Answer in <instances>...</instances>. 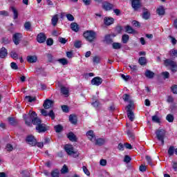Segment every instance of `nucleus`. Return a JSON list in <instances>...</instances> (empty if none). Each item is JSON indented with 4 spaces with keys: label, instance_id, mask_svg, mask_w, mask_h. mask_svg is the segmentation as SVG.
Masks as SVG:
<instances>
[{
    "label": "nucleus",
    "instance_id": "1",
    "mask_svg": "<svg viewBox=\"0 0 177 177\" xmlns=\"http://www.w3.org/2000/svg\"><path fill=\"white\" fill-rule=\"evenodd\" d=\"M83 36L86 41L92 43L93 41H95V39H96V32L93 30H86L84 32Z\"/></svg>",
    "mask_w": 177,
    "mask_h": 177
},
{
    "label": "nucleus",
    "instance_id": "2",
    "mask_svg": "<svg viewBox=\"0 0 177 177\" xmlns=\"http://www.w3.org/2000/svg\"><path fill=\"white\" fill-rule=\"evenodd\" d=\"M165 66L166 67H171V71L172 73H176L177 71V64L175 61L171 59H166L164 61Z\"/></svg>",
    "mask_w": 177,
    "mask_h": 177
},
{
    "label": "nucleus",
    "instance_id": "3",
    "mask_svg": "<svg viewBox=\"0 0 177 177\" xmlns=\"http://www.w3.org/2000/svg\"><path fill=\"white\" fill-rule=\"evenodd\" d=\"M156 138L158 140L161 142L162 145L164 146L165 141L164 138H165V130L164 129H158L156 132Z\"/></svg>",
    "mask_w": 177,
    "mask_h": 177
},
{
    "label": "nucleus",
    "instance_id": "4",
    "mask_svg": "<svg viewBox=\"0 0 177 177\" xmlns=\"http://www.w3.org/2000/svg\"><path fill=\"white\" fill-rule=\"evenodd\" d=\"M35 115V111H30L28 115H26L24 118L25 124L28 125V127H31L32 123V120L34 119V117Z\"/></svg>",
    "mask_w": 177,
    "mask_h": 177
},
{
    "label": "nucleus",
    "instance_id": "5",
    "mask_svg": "<svg viewBox=\"0 0 177 177\" xmlns=\"http://www.w3.org/2000/svg\"><path fill=\"white\" fill-rule=\"evenodd\" d=\"M132 106H133V103H131L127 106V112L129 120L133 122L135 120V113H133V111H132Z\"/></svg>",
    "mask_w": 177,
    "mask_h": 177
},
{
    "label": "nucleus",
    "instance_id": "6",
    "mask_svg": "<svg viewBox=\"0 0 177 177\" xmlns=\"http://www.w3.org/2000/svg\"><path fill=\"white\" fill-rule=\"evenodd\" d=\"M64 149L67 153L68 156H73V154H75V157H78V152L74 151V147H73V145H66L64 147Z\"/></svg>",
    "mask_w": 177,
    "mask_h": 177
},
{
    "label": "nucleus",
    "instance_id": "7",
    "mask_svg": "<svg viewBox=\"0 0 177 177\" xmlns=\"http://www.w3.org/2000/svg\"><path fill=\"white\" fill-rule=\"evenodd\" d=\"M35 129L38 133H45L46 131L49 130V127L44 123H40L38 126H36Z\"/></svg>",
    "mask_w": 177,
    "mask_h": 177
},
{
    "label": "nucleus",
    "instance_id": "8",
    "mask_svg": "<svg viewBox=\"0 0 177 177\" xmlns=\"http://www.w3.org/2000/svg\"><path fill=\"white\" fill-rule=\"evenodd\" d=\"M36 41L38 44H45L46 42V35L44 32H39L36 37Z\"/></svg>",
    "mask_w": 177,
    "mask_h": 177
},
{
    "label": "nucleus",
    "instance_id": "9",
    "mask_svg": "<svg viewBox=\"0 0 177 177\" xmlns=\"http://www.w3.org/2000/svg\"><path fill=\"white\" fill-rule=\"evenodd\" d=\"M41 113L44 115V117H48H48H50L51 120H55V118H56V115H55V112H53V110H50L49 113H48V111L43 109L41 110Z\"/></svg>",
    "mask_w": 177,
    "mask_h": 177
},
{
    "label": "nucleus",
    "instance_id": "10",
    "mask_svg": "<svg viewBox=\"0 0 177 177\" xmlns=\"http://www.w3.org/2000/svg\"><path fill=\"white\" fill-rule=\"evenodd\" d=\"M102 7L104 10L109 12V10H113V9H114V4L111 3L109 1H104Z\"/></svg>",
    "mask_w": 177,
    "mask_h": 177
},
{
    "label": "nucleus",
    "instance_id": "11",
    "mask_svg": "<svg viewBox=\"0 0 177 177\" xmlns=\"http://www.w3.org/2000/svg\"><path fill=\"white\" fill-rule=\"evenodd\" d=\"M23 38V35L21 33L17 32L12 35V41L15 45H19L20 44V41Z\"/></svg>",
    "mask_w": 177,
    "mask_h": 177
},
{
    "label": "nucleus",
    "instance_id": "12",
    "mask_svg": "<svg viewBox=\"0 0 177 177\" xmlns=\"http://www.w3.org/2000/svg\"><path fill=\"white\" fill-rule=\"evenodd\" d=\"M26 142L30 146H37V139L33 136H28L26 138Z\"/></svg>",
    "mask_w": 177,
    "mask_h": 177
},
{
    "label": "nucleus",
    "instance_id": "13",
    "mask_svg": "<svg viewBox=\"0 0 177 177\" xmlns=\"http://www.w3.org/2000/svg\"><path fill=\"white\" fill-rule=\"evenodd\" d=\"M142 6L140 3V0H131V7L133 10H139Z\"/></svg>",
    "mask_w": 177,
    "mask_h": 177
},
{
    "label": "nucleus",
    "instance_id": "14",
    "mask_svg": "<svg viewBox=\"0 0 177 177\" xmlns=\"http://www.w3.org/2000/svg\"><path fill=\"white\" fill-rule=\"evenodd\" d=\"M10 10L12 12L13 20H17L19 19V10L15 6H10Z\"/></svg>",
    "mask_w": 177,
    "mask_h": 177
},
{
    "label": "nucleus",
    "instance_id": "15",
    "mask_svg": "<svg viewBox=\"0 0 177 177\" xmlns=\"http://www.w3.org/2000/svg\"><path fill=\"white\" fill-rule=\"evenodd\" d=\"M53 103H55L53 100L46 99L43 104V107L45 109V110H48L50 109V107L53 106Z\"/></svg>",
    "mask_w": 177,
    "mask_h": 177
},
{
    "label": "nucleus",
    "instance_id": "16",
    "mask_svg": "<svg viewBox=\"0 0 177 177\" xmlns=\"http://www.w3.org/2000/svg\"><path fill=\"white\" fill-rule=\"evenodd\" d=\"M102 82L103 80L100 77H95L91 80L92 85H95V86L102 85Z\"/></svg>",
    "mask_w": 177,
    "mask_h": 177
},
{
    "label": "nucleus",
    "instance_id": "17",
    "mask_svg": "<svg viewBox=\"0 0 177 177\" xmlns=\"http://www.w3.org/2000/svg\"><path fill=\"white\" fill-rule=\"evenodd\" d=\"M66 136L71 142H78V138H77V136H75V134H74L73 131L68 133L66 134Z\"/></svg>",
    "mask_w": 177,
    "mask_h": 177
},
{
    "label": "nucleus",
    "instance_id": "18",
    "mask_svg": "<svg viewBox=\"0 0 177 177\" xmlns=\"http://www.w3.org/2000/svg\"><path fill=\"white\" fill-rule=\"evenodd\" d=\"M114 24V18L105 17L104 18V24L105 26H111V24Z\"/></svg>",
    "mask_w": 177,
    "mask_h": 177
},
{
    "label": "nucleus",
    "instance_id": "19",
    "mask_svg": "<svg viewBox=\"0 0 177 177\" xmlns=\"http://www.w3.org/2000/svg\"><path fill=\"white\" fill-rule=\"evenodd\" d=\"M41 123H42V120H41V119H39V118H38L37 113H35V115L33 117V119L32 121V124H33V125H36V127H38Z\"/></svg>",
    "mask_w": 177,
    "mask_h": 177
},
{
    "label": "nucleus",
    "instance_id": "20",
    "mask_svg": "<svg viewBox=\"0 0 177 177\" xmlns=\"http://www.w3.org/2000/svg\"><path fill=\"white\" fill-rule=\"evenodd\" d=\"M69 121L71 124H73V125H77L78 122V119L77 118L76 115L71 114L69 115Z\"/></svg>",
    "mask_w": 177,
    "mask_h": 177
},
{
    "label": "nucleus",
    "instance_id": "21",
    "mask_svg": "<svg viewBox=\"0 0 177 177\" xmlns=\"http://www.w3.org/2000/svg\"><path fill=\"white\" fill-rule=\"evenodd\" d=\"M26 60L28 63H37L38 57L36 55H28Z\"/></svg>",
    "mask_w": 177,
    "mask_h": 177
},
{
    "label": "nucleus",
    "instance_id": "22",
    "mask_svg": "<svg viewBox=\"0 0 177 177\" xmlns=\"http://www.w3.org/2000/svg\"><path fill=\"white\" fill-rule=\"evenodd\" d=\"M8 56V49L5 47H2L0 49V58L5 59Z\"/></svg>",
    "mask_w": 177,
    "mask_h": 177
},
{
    "label": "nucleus",
    "instance_id": "23",
    "mask_svg": "<svg viewBox=\"0 0 177 177\" xmlns=\"http://www.w3.org/2000/svg\"><path fill=\"white\" fill-rule=\"evenodd\" d=\"M145 75L147 78H149V80H152V78H154V75H156V73L154 72L147 69L145 73Z\"/></svg>",
    "mask_w": 177,
    "mask_h": 177
},
{
    "label": "nucleus",
    "instance_id": "24",
    "mask_svg": "<svg viewBox=\"0 0 177 177\" xmlns=\"http://www.w3.org/2000/svg\"><path fill=\"white\" fill-rule=\"evenodd\" d=\"M59 21V15L56 14L53 16L51 19V24L53 27H56L57 26V22Z\"/></svg>",
    "mask_w": 177,
    "mask_h": 177
},
{
    "label": "nucleus",
    "instance_id": "25",
    "mask_svg": "<svg viewBox=\"0 0 177 177\" xmlns=\"http://www.w3.org/2000/svg\"><path fill=\"white\" fill-rule=\"evenodd\" d=\"M104 42H105L107 45H111V44H113L111 35H106L104 36Z\"/></svg>",
    "mask_w": 177,
    "mask_h": 177
},
{
    "label": "nucleus",
    "instance_id": "26",
    "mask_svg": "<svg viewBox=\"0 0 177 177\" xmlns=\"http://www.w3.org/2000/svg\"><path fill=\"white\" fill-rule=\"evenodd\" d=\"M125 32H127L128 34H136V30L133 29L131 26L127 25L124 26Z\"/></svg>",
    "mask_w": 177,
    "mask_h": 177
},
{
    "label": "nucleus",
    "instance_id": "27",
    "mask_svg": "<svg viewBox=\"0 0 177 177\" xmlns=\"http://www.w3.org/2000/svg\"><path fill=\"white\" fill-rule=\"evenodd\" d=\"M86 136L88 137V138L91 140V142L93 140H95V139H96V137L95 136V133H93V130H90L86 132Z\"/></svg>",
    "mask_w": 177,
    "mask_h": 177
},
{
    "label": "nucleus",
    "instance_id": "28",
    "mask_svg": "<svg viewBox=\"0 0 177 177\" xmlns=\"http://www.w3.org/2000/svg\"><path fill=\"white\" fill-rule=\"evenodd\" d=\"M71 28L73 31H75V32H78L80 31V26L76 22H73L71 24Z\"/></svg>",
    "mask_w": 177,
    "mask_h": 177
},
{
    "label": "nucleus",
    "instance_id": "29",
    "mask_svg": "<svg viewBox=\"0 0 177 177\" xmlns=\"http://www.w3.org/2000/svg\"><path fill=\"white\" fill-rule=\"evenodd\" d=\"M60 91L62 95H64L66 97L68 96L69 90L66 86H62Z\"/></svg>",
    "mask_w": 177,
    "mask_h": 177
},
{
    "label": "nucleus",
    "instance_id": "30",
    "mask_svg": "<svg viewBox=\"0 0 177 177\" xmlns=\"http://www.w3.org/2000/svg\"><path fill=\"white\" fill-rule=\"evenodd\" d=\"M138 63L140 66H146L147 64V59L145 57H140L138 59Z\"/></svg>",
    "mask_w": 177,
    "mask_h": 177
},
{
    "label": "nucleus",
    "instance_id": "31",
    "mask_svg": "<svg viewBox=\"0 0 177 177\" xmlns=\"http://www.w3.org/2000/svg\"><path fill=\"white\" fill-rule=\"evenodd\" d=\"M24 28L26 31H32V28L31 26V22L26 21L24 24Z\"/></svg>",
    "mask_w": 177,
    "mask_h": 177
},
{
    "label": "nucleus",
    "instance_id": "32",
    "mask_svg": "<svg viewBox=\"0 0 177 177\" xmlns=\"http://www.w3.org/2000/svg\"><path fill=\"white\" fill-rule=\"evenodd\" d=\"M128 41H129V35L124 34L122 36V44H128Z\"/></svg>",
    "mask_w": 177,
    "mask_h": 177
},
{
    "label": "nucleus",
    "instance_id": "33",
    "mask_svg": "<svg viewBox=\"0 0 177 177\" xmlns=\"http://www.w3.org/2000/svg\"><path fill=\"white\" fill-rule=\"evenodd\" d=\"M10 56L14 60H17L19 59V54H17V53H16L15 51H11L10 53Z\"/></svg>",
    "mask_w": 177,
    "mask_h": 177
},
{
    "label": "nucleus",
    "instance_id": "34",
    "mask_svg": "<svg viewBox=\"0 0 177 177\" xmlns=\"http://www.w3.org/2000/svg\"><path fill=\"white\" fill-rule=\"evenodd\" d=\"M106 141L103 138H98L95 140V145H97V146H103Z\"/></svg>",
    "mask_w": 177,
    "mask_h": 177
},
{
    "label": "nucleus",
    "instance_id": "35",
    "mask_svg": "<svg viewBox=\"0 0 177 177\" xmlns=\"http://www.w3.org/2000/svg\"><path fill=\"white\" fill-rule=\"evenodd\" d=\"M54 128L57 133H60V132L63 131V126H62V124L55 125Z\"/></svg>",
    "mask_w": 177,
    "mask_h": 177
},
{
    "label": "nucleus",
    "instance_id": "36",
    "mask_svg": "<svg viewBox=\"0 0 177 177\" xmlns=\"http://www.w3.org/2000/svg\"><path fill=\"white\" fill-rule=\"evenodd\" d=\"M25 100H27L29 103H32V102H35V100H37V97H31L30 95H26L25 97Z\"/></svg>",
    "mask_w": 177,
    "mask_h": 177
},
{
    "label": "nucleus",
    "instance_id": "37",
    "mask_svg": "<svg viewBox=\"0 0 177 177\" xmlns=\"http://www.w3.org/2000/svg\"><path fill=\"white\" fill-rule=\"evenodd\" d=\"M127 136L131 139V140H135V134L131 130H127Z\"/></svg>",
    "mask_w": 177,
    "mask_h": 177
},
{
    "label": "nucleus",
    "instance_id": "38",
    "mask_svg": "<svg viewBox=\"0 0 177 177\" xmlns=\"http://www.w3.org/2000/svg\"><path fill=\"white\" fill-rule=\"evenodd\" d=\"M51 176L52 177H59L60 176V171L58 169H55L51 171Z\"/></svg>",
    "mask_w": 177,
    "mask_h": 177
},
{
    "label": "nucleus",
    "instance_id": "39",
    "mask_svg": "<svg viewBox=\"0 0 177 177\" xmlns=\"http://www.w3.org/2000/svg\"><path fill=\"white\" fill-rule=\"evenodd\" d=\"M8 120L10 122V125H17V121H16V119L15 118H8Z\"/></svg>",
    "mask_w": 177,
    "mask_h": 177
},
{
    "label": "nucleus",
    "instance_id": "40",
    "mask_svg": "<svg viewBox=\"0 0 177 177\" xmlns=\"http://www.w3.org/2000/svg\"><path fill=\"white\" fill-rule=\"evenodd\" d=\"M93 63L94 64H99L100 63V57L95 55L93 57Z\"/></svg>",
    "mask_w": 177,
    "mask_h": 177
},
{
    "label": "nucleus",
    "instance_id": "41",
    "mask_svg": "<svg viewBox=\"0 0 177 177\" xmlns=\"http://www.w3.org/2000/svg\"><path fill=\"white\" fill-rule=\"evenodd\" d=\"M166 120L167 121H168V122H174V120H175V118L174 117V115L168 114L166 116Z\"/></svg>",
    "mask_w": 177,
    "mask_h": 177
},
{
    "label": "nucleus",
    "instance_id": "42",
    "mask_svg": "<svg viewBox=\"0 0 177 177\" xmlns=\"http://www.w3.org/2000/svg\"><path fill=\"white\" fill-rule=\"evenodd\" d=\"M156 12H157L158 15H159V16H162V15H165V10L164 9V8H158L156 10Z\"/></svg>",
    "mask_w": 177,
    "mask_h": 177
},
{
    "label": "nucleus",
    "instance_id": "43",
    "mask_svg": "<svg viewBox=\"0 0 177 177\" xmlns=\"http://www.w3.org/2000/svg\"><path fill=\"white\" fill-rule=\"evenodd\" d=\"M142 18L145 19V20H149L150 19V12L149 11H145L142 13Z\"/></svg>",
    "mask_w": 177,
    "mask_h": 177
},
{
    "label": "nucleus",
    "instance_id": "44",
    "mask_svg": "<svg viewBox=\"0 0 177 177\" xmlns=\"http://www.w3.org/2000/svg\"><path fill=\"white\" fill-rule=\"evenodd\" d=\"M74 46L77 48V49H80V48H81V46H82V41H80V40H76L74 43Z\"/></svg>",
    "mask_w": 177,
    "mask_h": 177
},
{
    "label": "nucleus",
    "instance_id": "45",
    "mask_svg": "<svg viewBox=\"0 0 177 177\" xmlns=\"http://www.w3.org/2000/svg\"><path fill=\"white\" fill-rule=\"evenodd\" d=\"M152 121L153 122H156V124H160V122H161L160 118H158L157 115H154L152 116Z\"/></svg>",
    "mask_w": 177,
    "mask_h": 177
},
{
    "label": "nucleus",
    "instance_id": "46",
    "mask_svg": "<svg viewBox=\"0 0 177 177\" xmlns=\"http://www.w3.org/2000/svg\"><path fill=\"white\" fill-rule=\"evenodd\" d=\"M1 44H4L5 45H8L10 44V40H9V38L4 37L1 38Z\"/></svg>",
    "mask_w": 177,
    "mask_h": 177
},
{
    "label": "nucleus",
    "instance_id": "47",
    "mask_svg": "<svg viewBox=\"0 0 177 177\" xmlns=\"http://www.w3.org/2000/svg\"><path fill=\"white\" fill-rule=\"evenodd\" d=\"M174 153H175V147L174 146L169 147L168 149L169 156H174Z\"/></svg>",
    "mask_w": 177,
    "mask_h": 177
},
{
    "label": "nucleus",
    "instance_id": "48",
    "mask_svg": "<svg viewBox=\"0 0 177 177\" xmlns=\"http://www.w3.org/2000/svg\"><path fill=\"white\" fill-rule=\"evenodd\" d=\"M58 62H59V63L62 64V66H66L68 64V61L65 58H61L58 59Z\"/></svg>",
    "mask_w": 177,
    "mask_h": 177
},
{
    "label": "nucleus",
    "instance_id": "49",
    "mask_svg": "<svg viewBox=\"0 0 177 177\" xmlns=\"http://www.w3.org/2000/svg\"><path fill=\"white\" fill-rule=\"evenodd\" d=\"M112 46L113 49H121V47H122L121 44L118 42L113 43Z\"/></svg>",
    "mask_w": 177,
    "mask_h": 177
},
{
    "label": "nucleus",
    "instance_id": "50",
    "mask_svg": "<svg viewBox=\"0 0 177 177\" xmlns=\"http://www.w3.org/2000/svg\"><path fill=\"white\" fill-rule=\"evenodd\" d=\"M123 30H124V27H122V26L119 25L115 27V31L116 32H118V34H121Z\"/></svg>",
    "mask_w": 177,
    "mask_h": 177
},
{
    "label": "nucleus",
    "instance_id": "51",
    "mask_svg": "<svg viewBox=\"0 0 177 177\" xmlns=\"http://www.w3.org/2000/svg\"><path fill=\"white\" fill-rule=\"evenodd\" d=\"M46 45L47 46H52V45H53V39L52 38H48L47 39H46Z\"/></svg>",
    "mask_w": 177,
    "mask_h": 177
},
{
    "label": "nucleus",
    "instance_id": "52",
    "mask_svg": "<svg viewBox=\"0 0 177 177\" xmlns=\"http://www.w3.org/2000/svg\"><path fill=\"white\" fill-rule=\"evenodd\" d=\"M145 158L147 160V164H149V165H150L151 167H153V160H151V157L147 156Z\"/></svg>",
    "mask_w": 177,
    "mask_h": 177
},
{
    "label": "nucleus",
    "instance_id": "53",
    "mask_svg": "<svg viewBox=\"0 0 177 177\" xmlns=\"http://www.w3.org/2000/svg\"><path fill=\"white\" fill-rule=\"evenodd\" d=\"M58 41H59V42H60V44H62L63 45H64V44H67L68 39L64 37H59L58 39Z\"/></svg>",
    "mask_w": 177,
    "mask_h": 177
},
{
    "label": "nucleus",
    "instance_id": "54",
    "mask_svg": "<svg viewBox=\"0 0 177 177\" xmlns=\"http://www.w3.org/2000/svg\"><path fill=\"white\" fill-rule=\"evenodd\" d=\"M68 172V167L67 165H64L61 169V174H67Z\"/></svg>",
    "mask_w": 177,
    "mask_h": 177
},
{
    "label": "nucleus",
    "instance_id": "55",
    "mask_svg": "<svg viewBox=\"0 0 177 177\" xmlns=\"http://www.w3.org/2000/svg\"><path fill=\"white\" fill-rule=\"evenodd\" d=\"M131 160H132V158H131V156L126 155L124 158V162H127V164H129V162H131Z\"/></svg>",
    "mask_w": 177,
    "mask_h": 177
},
{
    "label": "nucleus",
    "instance_id": "56",
    "mask_svg": "<svg viewBox=\"0 0 177 177\" xmlns=\"http://www.w3.org/2000/svg\"><path fill=\"white\" fill-rule=\"evenodd\" d=\"M171 89L172 93H174V95H177V84L172 85Z\"/></svg>",
    "mask_w": 177,
    "mask_h": 177
},
{
    "label": "nucleus",
    "instance_id": "57",
    "mask_svg": "<svg viewBox=\"0 0 177 177\" xmlns=\"http://www.w3.org/2000/svg\"><path fill=\"white\" fill-rule=\"evenodd\" d=\"M10 67L12 70H19V66H17V64H16V62H11Z\"/></svg>",
    "mask_w": 177,
    "mask_h": 177
},
{
    "label": "nucleus",
    "instance_id": "58",
    "mask_svg": "<svg viewBox=\"0 0 177 177\" xmlns=\"http://www.w3.org/2000/svg\"><path fill=\"white\" fill-rule=\"evenodd\" d=\"M62 109L64 113H68L70 111V109H68V106L67 105H62Z\"/></svg>",
    "mask_w": 177,
    "mask_h": 177
},
{
    "label": "nucleus",
    "instance_id": "59",
    "mask_svg": "<svg viewBox=\"0 0 177 177\" xmlns=\"http://www.w3.org/2000/svg\"><path fill=\"white\" fill-rule=\"evenodd\" d=\"M162 75L165 80H168V78H169V73L168 71L162 72Z\"/></svg>",
    "mask_w": 177,
    "mask_h": 177
},
{
    "label": "nucleus",
    "instance_id": "60",
    "mask_svg": "<svg viewBox=\"0 0 177 177\" xmlns=\"http://www.w3.org/2000/svg\"><path fill=\"white\" fill-rule=\"evenodd\" d=\"M66 19L68 21H74V16L71 14H66Z\"/></svg>",
    "mask_w": 177,
    "mask_h": 177
},
{
    "label": "nucleus",
    "instance_id": "61",
    "mask_svg": "<svg viewBox=\"0 0 177 177\" xmlns=\"http://www.w3.org/2000/svg\"><path fill=\"white\" fill-rule=\"evenodd\" d=\"M131 24L132 26H133L134 27H138L140 28V23L136 20H133L132 22H131Z\"/></svg>",
    "mask_w": 177,
    "mask_h": 177
},
{
    "label": "nucleus",
    "instance_id": "62",
    "mask_svg": "<svg viewBox=\"0 0 177 177\" xmlns=\"http://www.w3.org/2000/svg\"><path fill=\"white\" fill-rule=\"evenodd\" d=\"M131 97V95H129V94H124L123 95V100H124V102H129V98Z\"/></svg>",
    "mask_w": 177,
    "mask_h": 177
},
{
    "label": "nucleus",
    "instance_id": "63",
    "mask_svg": "<svg viewBox=\"0 0 177 177\" xmlns=\"http://www.w3.org/2000/svg\"><path fill=\"white\" fill-rule=\"evenodd\" d=\"M171 167H172L174 172H176L177 171V162H172Z\"/></svg>",
    "mask_w": 177,
    "mask_h": 177
},
{
    "label": "nucleus",
    "instance_id": "64",
    "mask_svg": "<svg viewBox=\"0 0 177 177\" xmlns=\"http://www.w3.org/2000/svg\"><path fill=\"white\" fill-rule=\"evenodd\" d=\"M21 174L24 177H30V173L27 172L26 170L22 171Z\"/></svg>",
    "mask_w": 177,
    "mask_h": 177
}]
</instances>
